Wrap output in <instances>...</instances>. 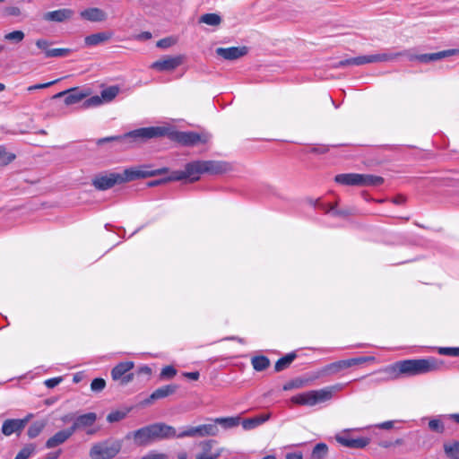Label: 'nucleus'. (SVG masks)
<instances>
[{"label":"nucleus","instance_id":"f257e3e1","mask_svg":"<svg viewBox=\"0 0 459 459\" xmlns=\"http://www.w3.org/2000/svg\"><path fill=\"white\" fill-rule=\"evenodd\" d=\"M167 137L175 143L192 144L207 143L212 140V134L205 131L180 132L176 126L169 123H163L157 126L141 127L129 131L123 134L100 138L96 143H107L108 142H126L137 140H150Z\"/></svg>","mask_w":459,"mask_h":459},{"label":"nucleus","instance_id":"f03ea898","mask_svg":"<svg viewBox=\"0 0 459 459\" xmlns=\"http://www.w3.org/2000/svg\"><path fill=\"white\" fill-rule=\"evenodd\" d=\"M441 363L436 359H406L398 361L395 364L386 368L385 372L388 374V378L394 379L401 375L415 376L426 374L439 369Z\"/></svg>","mask_w":459,"mask_h":459},{"label":"nucleus","instance_id":"7ed1b4c3","mask_svg":"<svg viewBox=\"0 0 459 459\" xmlns=\"http://www.w3.org/2000/svg\"><path fill=\"white\" fill-rule=\"evenodd\" d=\"M158 171L143 169L141 168H130L125 169L122 173H110L100 175L92 180V185L99 190H107L116 184L133 181L137 178H144L158 174Z\"/></svg>","mask_w":459,"mask_h":459},{"label":"nucleus","instance_id":"20e7f679","mask_svg":"<svg viewBox=\"0 0 459 459\" xmlns=\"http://www.w3.org/2000/svg\"><path fill=\"white\" fill-rule=\"evenodd\" d=\"M226 170V164L219 161H203L197 160L186 165L184 170L177 171L173 174L171 179L182 180L188 179L190 182L196 181L200 175L204 172L212 174L221 173Z\"/></svg>","mask_w":459,"mask_h":459},{"label":"nucleus","instance_id":"39448f33","mask_svg":"<svg viewBox=\"0 0 459 459\" xmlns=\"http://www.w3.org/2000/svg\"><path fill=\"white\" fill-rule=\"evenodd\" d=\"M334 181L347 186H377L384 183V178L369 174L343 173L336 175Z\"/></svg>","mask_w":459,"mask_h":459},{"label":"nucleus","instance_id":"423d86ee","mask_svg":"<svg viewBox=\"0 0 459 459\" xmlns=\"http://www.w3.org/2000/svg\"><path fill=\"white\" fill-rule=\"evenodd\" d=\"M333 397V388L311 390L291 397V402L299 405L314 406L329 401Z\"/></svg>","mask_w":459,"mask_h":459},{"label":"nucleus","instance_id":"0eeeda50","mask_svg":"<svg viewBox=\"0 0 459 459\" xmlns=\"http://www.w3.org/2000/svg\"><path fill=\"white\" fill-rule=\"evenodd\" d=\"M122 445L118 440H104L91 446L89 455L91 459H112L121 450Z\"/></svg>","mask_w":459,"mask_h":459},{"label":"nucleus","instance_id":"6e6552de","mask_svg":"<svg viewBox=\"0 0 459 459\" xmlns=\"http://www.w3.org/2000/svg\"><path fill=\"white\" fill-rule=\"evenodd\" d=\"M134 366V364L133 361L120 362L111 370L112 379L115 381H120L121 385L128 384L134 378V374L129 373Z\"/></svg>","mask_w":459,"mask_h":459},{"label":"nucleus","instance_id":"1a4fd4ad","mask_svg":"<svg viewBox=\"0 0 459 459\" xmlns=\"http://www.w3.org/2000/svg\"><path fill=\"white\" fill-rule=\"evenodd\" d=\"M459 54V48L446 49L443 51H439L437 53H428V54H420V55H407L410 61L417 60L420 63H430L438 61L440 59L452 56Z\"/></svg>","mask_w":459,"mask_h":459},{"label":"nucleus","instance_id":"9d476101","mask_svg":"<svg viewBox=\"0 0 459 459\" xmlns=\"http://www.w3.org/2000/svg\"><path fill=\"white\" fill-rule=\"evenodd\" d=\"M183 62L181 56H167L152 64L151 67L160 72L172 71L179 66Z\"/></svg>","mask_w":459,"mask_h":459},{"label":"nucleus","instance_id":"9b49d317","mask_svg":"<svg viewBox=\"0 0 459 459\" xmlns=\"http://www.w3.org/2000/svg\"><path fill=\"white\" fill-rule=\"evenodd\" d=\"M216 441L213 439L204 440L199 443L202 452L196 455V459H217L221 456L223 448L213 450Z\"/></svg>","mask_w":459,"mask_h":459},{"label":"nucleus","instance_id":"f8f14e48","mask_svg":"<svg viewBox=\"0 0 459 459\" xmlns=\"http://www.w3.org/2000/svg\"><path fill=\"white\" fill-rule=\"evenodd\" d=\"M217 56L226 60H237L247 54V47L218 48L215 50Z\"/></svg>","mask_w":459,"mask_h":459},{"label":"nucleus","instance_id":"ddd939ff","mask_svg":"<svg viewBox=\"0 0 459 459\" xmlns=\"http://www.w3.org/2000/svg\"><path fill=\"white\" fill-rule=\"evenodd\" d=\"M74 15V10L62 8L44 13L43 19L47 22H64L71 20Z\"/></svg>","mask_w":459,"mask_h":459},{"label":"nucleus","instance_id":"4468645a","mask_svg":"<svg viewBox=\"0 0 459 459\" xmlns=\"http://www.w3.org/2000/svg\"><path fill=\"white\" fill-rule=\"evenodd\" d=\"M87 96L82 91L78 88H73L67 91H64L54 95L55 99L65 97V103L66 105H73L80 102Z\"/></svg>","mask_w":459,"mask_h":459},{"label":"nucleus","instance_id":"2eb2a0df","mask_svg":"<svg viewBox=\"0 0 459 459\" xmlns=\"http://www.w3.org/2000/svg\"><path fill=\"white\" fill-rule=\"evenodd\" d=\"M73 435V429L70 428L57 431L46 441L45 446L48 449L56 447L66 442Z\"/></svg>","mask_w":459,"mask_h":459},{"label":"nucleus","instance_id":"dca6fc26","mask_svg":"<svg viewBox=\"0 0 459 459\" xmlns=\"http://www.w3.org/2000/svg\"><path fill=\"white\" fill-rule=\"evenodd\" d=\"M97 420V415L94 412H88L78 416L74 424L70 427L74 433L77 429L92 426Z\"/></svg>","mask_w":459,"mask_h":459},{"label":"nucleus","instance_id":"f3484780","mask_svg":"<svg viewBox=\"0 0 459 459\" xmlns=\"http://www.w3.org/2000/svg\"><path fill=\"white\" fill-rule=\"evenodd\" d=\"M151 425L141 428L133 433L134 439L138 446H146L153 441Z\"/></svg>","mask_w":459,"mask_h":459},{"label":"nucleus","instance_id":"a211bd4d","mask_svg":"<svg viewBox=\"0 0 459 459\" xmlns=\"http://www.w3.org/2000/svg\"><path fill=\"white\" fill-rule=\"evenodd\" d=\"M336 440L341 445L350 448H363L369 444V439L367 437L350 438L337 436Z\"/></svg>","mask_w":459,"mask_h":459},{"label":"nucleus","instance_id":"6ab92c4d","mask_svg":"<svg viewBox=\"0 0 459 459\" xmlns=\"http://www.w3.org/2000/svg\"><path fill=\"white\" fill-rule=\"evenodd\" d=\"M25 427V421L19 419L6 420L2 426V432L5 436H10L15 432L22 430Z\"/></svg>","mask_w":459,"mask_h":459},{"label":"nucleus","instance_id":"aec40b11","mask_svg":"<svg viewBox=\"0 0 459 459\" xmlns=\"http://www.w3.org/2000/svg\"><path fill=\"white\" fill-rule=\"evenodd\" d=\"M81 17L90 22H102L106 19V13L103 10L91 7L81 12Z\"/></svg>","mask_w":459,"mask_h":459},{"label":"nucleus","instance_id":"412c9836","mask_svg":"<svg viewBox=\"0 0 459 459\" xmlns=\"http://www.w3.org/2000/svg\"><path fill=\"white\" fill-rule=\"evenodd\" d=\"M111 37L112 34L106 31L93 33L85 37L84 43L86 46L93 47L101 44L105 41H108L111 39Z\"/></svg>","mask_w":459,"mask_h":459},{"label":"nucleus","instance_id":"4be33fe9","mask_svg":"<svg viewBox=\"0 0 459 459\" xmlns=\"http://www.w3.org/2000/svg\"><path fill=\"white\" fill-rule=\"evenodd\" d=\"M271 417L270 413L260 414L253 418L246 419L242 421V427L246 430L253 429L259 425L266 422Z\"/></svg>","mask_w":459,"mask_h":459},{"label":"nucleus","instance_id":"5701e85b","mask_svg":"<svg viewBox=\"0 0 459 459\" xmlns=\"http://www.w3.org/2000/svg\"><path fill=\"white\" fill-rule=\"evenodd\" d=\"M177 390L176 385H163L158 389H156L146 401V403H151L153 400L165 398L172 394H174Z\"/></svg>","mask_w":459,"mask_h":459},{"label":"nucleus","instance_id":"b1692460","mask_svg":"<svg viewBox=\"0 0 459 459\" xmlns=\"http://www.w3.org/2000/svg\"><path fill=\"white\" fill-rule=\"evenodd\" d=\"M443 449L448 459H459V441L451 440L443 444Z\"/></svg>","mask_w":459,"mask_h":459},{"label":"nucleus","instance_id":"393cba45","mask_svg":"<svg viewBox=\"0 0 459 459\" xmlns=\"http://www.w3.org/2000/svg\"><path fill=\"white\" fill-rule=\"evenodd\" d=\"M407 55H408V51L380 53V54H374V59H375V63L389 62V61H394V60L397 59L399 56H407Z\"/></svg>","mask_w":459,"mask_h":459},{"label":"nucleus","instance_id":"a878e982","mask_svg":"<svg viewBox=\"0 0 459 459\" xmlns=\"http://www.w3.org/2000/svg\"><path fill=\"white\" fill-rule=\"evenodd\" d=\"M349 363L347 362V359L344 360H339L333 363L328 364L324 368V373L327 375L336 374L339 371L348 368Z\"/></svg>","mask_w":459,"mask_h":459},{"label":"nucleus","instance_id":"bb28decb","mask_svg":"<svg viewBox=\"0 0 459 459\" xmlns=\"http://www.w3.org/2000/svg\"><path fill=\"white\" fill-rule=\"evenodd\" d=\"M25 34L22 30H13L4 35V40L12 44L18 45L23 41Z\"/></svg>","mask_w":459,"mask_h":459},{"label":"nucleus","instance_id":"cd10ccee","mask_svg":"<svg viewBox=\"0 0 459 459\" xmlns=\"http://www.w3.org/2000/svg\"><path fill=\"white\" fill-rule=\"evenodd\" d=\"M296 353L291 352L288 353L287 355L283 356L280 359H278L274 365V369L276 372L282 371L286 368H288L291 362L295 359Z\"/></svg>","mask_w":459,"mask_h":459},{"label":"nucleus","instance_id":"c85d7f7f","mask_svg":"<svg viewBox=\"0 0 459 459\" xmlns=\"http://www.w3.org/2000/svg\"><path fill=\"white\" fill-rule=\"evenodd\" d=\"M197 430L199 437L216 436L219 432V429L214 423L199 425Z\"/></svg>","mask_w":459,"mask_h":459},{"label":"nucleus","instance_id":"c756f323","mask_svg":"<svg viewBox=\"0 0 459 459\" xmlns=\"http://www.w3.org/2000/svg\"><path fill=\"white\" fill-rule=\"evenodd\" d=\"M252 366L256 371H263L270 365V360L265 356H255L251 360Z\"/></svg>","mask_w":459,"mask_h":459},{"label":"nucleus","instance_id":"7c9ffc66","mask_svg":"<svg viewBox=\"0 0 459 459\" xmlns=\"http://www.w3.org/2000/svg\"><path fill=\"white\" fill-rule=\"evenodd\" d=\"M47 423L45 420H38L32 423L28 429V436L30 438H35L45 429Z\"/></svg>","mask_w":459,"mask_h":459},{"label":"nucleus","instance_id":"2f4dec72","mask_svg":"<svg viewBox=\"0 0 459 459\" xmlns=\"http://www.w3.org/2000/svg\"><path fill=\"white\" fill-rule=\"evenodd\" d=\"M119 93V87L118 86H109L108 88H105L101 91V98L105 102H109L113 100L117 94Z\"/></svg>","mask_w":459,"mask_h":459},{"label":"nucleus","instance_id":"473e14b6","mask_svg":"<svg viewBox=\"0 0 459 459\" xmlns=\"http://www.w3.org/2000/svg\"><path fill=\"white\" fill-rule=\"evenodd\" d=\"M200 22L211 26H217L221 22V18L217 13H205L200 17Z\"/></svg>","mask_w":459,"mask_h":459},{"label":"nucleus","instance_id":"72a5a7b5","mask_svg":"<svg viewBox=\"0 0 459 459\" xmlns=\"http://www.w3.org/2000/svg\"><path fill=\"white\" fill-rule=\"evenodd\" d=\"M428 425L431 431L438 434H443L446 430L445 424L439 418L430 419Z\"/></svg>","mask_w":459,"mask_h":459},{"label":"nucleus","instance_id":"f704fd0d","mask_svg":"<svg viewBox=\"0 0 459 459\" xmlns=\"http://www.w3.org/2000/svg\"><path fill=\"white\" fill-rule=\"evenodd\" d=\"M158 424H159V427H157L156 429L160 431L162 439L177 437L176 429L173 427L166 425L164 423H158Z\"/></svg>","mask_w":459,"mask_h":459},{"label":"nucleus","instance_id":"c9c22d12","mask_svg":"<svg viewBox=\"0 0 459 459\" xmlns=\"http://www.w3.org/2000/svg\"><path fill=\"white\" fill-rule=\"evenodd\" d=\"M215 423L222 425L226 429L236 427L239 424V418L238 417H228V418H217Z\"/></svg>","mask_w":459,"mask_h":459},{"label":"nucleus","instance_id":"e433bc0d","mask_svg":"<svg viewBox=\"0 0 459 459\" xmlns=\"http://www.w3.org/2000/svg\"><path fill=\"white\" fill-rule=\"evenodd\" d=\"M15 154L7 152L4 145H0V165H7L15 159Z\"/></svg>","mask_w":459,"mask_h":459},{"label":"nucleus","instance_id":"4c0bfd02","mask_svg":"<svg viewBox=\"0 0 459 459\" xmlns=\"http://www.w3.org/2000/svg\"><path fill=\"white\" fill-rule=\"evenodd\" d=\"M371 63H375L374 54L351 57L352 65L359 66V65H364L366 64H371Z\"/></svg>","mask_w":459,"mask_h":459},{"label":"nucleus","instance_id":"58836bf2","mask_svg":"<svg viewBox=\"0 0 459 459\" xmlns=\"http://www.w3.org/2000/svg\"><path fill=\"white\" fill-rule=\"evenodd\" d=\"M328 447L324 443H318L313 449L312 455L316 459H322L327 453Z\"/></svg>","mask_w":459,"mask_h":459},{"label":"nucleus","instance_id":"ea45409f","mask_svg":"<svg viewBox=\"0 0 459 459\" xmlns=\"http://www.w3.org/2000/svg\"><path fill=\"white\" fill-rule=\"evenodd\" d=\"M70 53L69 48H50L46 52V57L66 56Z\"/></svg>","mask_w":459,"mask_h":459},{"label":"nucleus","instance_id":"a19ab883","mask_svg":"<svg viewBox=\"0 0 459 459\" xmlns=\"http://www.w3.org/2000/svg\"><path fill=\"white\" fill-rule=\"evenodd\" d=\"M35 452V446L32 444L24 446L14 459H28Z\"/></svg>","mask_w":459,"mask_h":459},{"label":"nucleus","instance_id":"79ce46f5","mask_svg":"<svg viewBox=\"0 0 459 459\" xmlns=\"http://www.w3.org/2000/svg\"><path fill=\"white\" fill-rule=\"evenodd\" d=\"M106 382L103 378H95L91 384V389L93 392H100L105 388Z\"/></svg>","mask_w":459,"mask_h":459},{"label":"nucleus","instance_id":"37998d69","mask_svg":"<svg viewBox=\"0 0 459 459\" xmlns=\"http://www.w3.org/2000/svg\"><path fill=\"white\" fill-rule=\"evenodd\" d=\"M4 14L5 16L18 17L22 14V11L18 6H6L4 9Z\"/></svg>","mask_w":459,"mask_h":459},{"label":"nucleus","instance_id":"c03bdc74","mask_svg":"<svg viewBox=\"0 0 459 459\" xmlns=\"http://www.w3.org/2000/svg\"><path fill=\"white\" fill-rule=\"evenodd\" d=\"M177 374V370L172 366H166L161 369L160 377L162 378H172Z\"/></svg>","mask_w":459,"mask_h":459},{"label":"nucleus","instance_id":"a18cd8bd","mask_svg":"<svg viewBox=\"0 0 459 459\" xmlns=\"http://www.w3.org/2000/svg\"><path fill=\"white\" fill-rule=\"evenodd\" d=\"M125 417H126V412H123L120 411H116L110 412L108 415L107 420L108 422H116V421H119V420H123Z\"/></svg>","mask_w":459,"mask_h":459},{"label":"nucleus","instance_id":"49530a36","mask_svg":"<svg viewBox=\"0 0 459 459\" xmlns=\"http://www.w3.org/2000/svg\"><path fill=\"white\" fill-rule=\"evenodd\" d=\"M438 352L442 355L459 357V348L442 347Z\"/></svg>","mask_w":459,"mask_h":459},{"label":"nucleus","instance_id":"de8ad7c7","mask_svg":"<svg viewBox=\"0 0 459 459\" xmlns=\"http://www.w3.org/2000/svg\"><path fill=\"white\" fill-rule=\"evenodd\" d=\"M198 436L197 427H190L187 429L177 434V437H195Z\"/></svg>","mask_w":459,"mask_h":459},{"label":"nucleus","instance_id":"09e8293b","mask_svg":"<svg viewBox=\"0 0 459 459\" xmlns=\"http://www.w3.org/2000/svg\"><path fill=\"white\" fill-rule=\"evenodd\" d=\"M372 359H373V358H371V357H359V358L349 359H347V362L349 363V368H351L354 365L361 364V363H364L366 361L372 360Z\"/></svg>","mask_w":459,"mask_h":459},{"label":"nucleus","instance_id":"8fccbe9b","mask_svg":"<svg viewBox=\"0 0 459 459\" xmlns=\"http://www.w3.org/2000/svg\"><path fill=\"white\" fill-rule=\"evenodd\" d=\"M141 459H167V455L162 453L151 451L147 455L143 456Z\"/></svg>","mask_w":459,"mask_h":459},{"label":"nucleus","instance_id":"3c124183","mask_svg":"<svg viewBox=\"0 0 459 459\" xmlns=\"http://www.w3.org/2000/svg\"><path fill=\"white\" fill-rule=\"evenodd\" d=\"M349 65H352L351 57L333 63V65H331V67L333 69H337V68H342V67H345V66H349Z\"/></svg>","mask_w":459,"mask_h":459},{"label":"nucleus","instance_id":"603ef678","mask_svg":"<svg viewBox=\"0 0 459 459\" xmlns=\"http://www.w3.org/2000/svg\"><path fill=\"white\" fill-rule=\"evenodd\" d=\"M174 43V40L171 38H165L162 39H160L157 42V47L160 48H168Z\"/></svg>","mask_w":459,"mask_h":459},{"label":"nucleus","instance_id":"864d4df0","mask_svg":"<svg viewBox=\"0 0 459 459\" xmlns=\"http://www.w3.org/2000/svg\"><path fill=\"white\" fill-rule=\"evenodd\" d=\"M56 82H57V80L52 81V82H46V83L34 84V85L30 86L28 88V91H35V90L45 89V88H48V87L53 85Z\"/></svg>","mask_w":459,"mask_h":459},{"label":"nucleus","instance_id":"5fc2aeb1","mask_svg":"<svg viewBox=\"0 0 459 459\" xmlns=\"http://www.w3.org/2000/svg\"><path fill=\"white\" fill-rule=\"evenodd\" d=\"M62 381V377H53L45 381V385L48 388H54Z\"/></svg>","mask_w":459,"mask_h":459},{"label":"nucleus","instance_id":"6e6d98bb","mask_svg":"<svg viewBox=\"0 0 459 459\" xmlns=\"http://www.w3.org/2000/svg\"><path fill=\"white\" fill-rule=\"evenodd\" d=\"M328 151L325 145H322L321 147H312L307 152L313 153L316 155L325 153Z\"/></svg>","mask_w":459,"mask_h":459},{"label":"nucleus","instance_id":"4d7b16f0","mask_svg":"<svg viewBox=\"0 0 459 459\" xmlns=\"http://www.w3.org/2000/svg\"><path fill=\"white\" fill-rule=\"evenodd\" d=\"M159 427V424L158 423H155V424H152L151 425V428H152V437H153V440H156V439H162L161 437V435H160V431L159 429H157L156 428Z\"/></svg>","mask_w":459,"mask_h":459},{"label":"nucleus","instance_id":"13d9d810","mask_svg":"<svg viewBox=\"0 0 459 459\" xmlns=\"http://www.w3.org/2000/svg\"><path fill=\"white\" fill-rule=\"evenodd\" d=\"M48 45H49V43H48V41H47L46 39H38V40L36 41V46H37L39 48H40V49L44 50V51H45V53L47 52V50H49V48H48Z\"/></svg>","mask_w":459,"mask_h":459},{"label":"nucleus","instance_id":"bf43d9fd","mask_svg":"<svg viewBox=\"0 0 459 459\" xmlns=\"http://www.w3.org/2000/svg\"><path fill=\"white\" fill-rule=\"evenodd\" d=\"M102 102L105 101L103 100H100L98 96L91 97L87 100L88 106H98Z\"/></svg>","mask_w":459,"mask_h":459},{"label":"nucleus","instance_id":"052dcab7","mask_svg":"<svg viewBox=\"0 0 459 459\" xmlns=\"http://www.w3.org/2000/svg\"><path fill=\"white\" fill-rule=\"evenodd\" d=\"M394 421L388 420L378 424L377 427L382 429H390L394 427Z\"/></svg>","mask_w":459,"mask_h":459},{"label":"nucleus","instance_id":"680f3d73","mask_svg":"<svg viewBox=\"0 0 459 459\" xmlns=\"http://www.w3.org/2000/svg\"><path fill=\"white\" fill-rule=\"evenodd\" d=\"M285 457L286 459H303V455L301 452L288 453Z\"/></svg>","mask_w":459,"mask_h":459},{"label":"nucleus","instance_id":"e2e57ef3","mask_svg":"<svg viewBox=\"0 0 459 459\" xmlns=\"http://www.w3.org/2000/svg\"><path fill=\"white\" fill-rule=\"evenodd\" d=\"M199 376H200L199 372H197V371L184 373V377H186V378H189L191 380H194V381L198 380Z\"/></svg>","mask_w":459,"mask_h":459},{"label":"nucleus","instance_id":"0e129e2a","mask_svg":"<svg viewBox=\"0 0 459 459\" xmlns=\"http://www.w3.org/2000/svg\"><path fill=\"white\" fill-rule=\"evenodd\" d=\"M61 455V450L49 453L45 459H57Z\"/></svg>","mask_w":459,"mask_h":459},{"label":"nucleus","instance_id":"69168bd1","mask_svg":"<svg viewBox=\"0 0 459 459\" xmlns=\"http://www.w3.org/2000/svg\"><path fill=\"white\" fill-rule=\"evenodd\" d=\"M61 455V450L49 453L45 459H57Z\"/></svg>","mask_w":459,"mask_h":459},{"label":"nucleus","instance_id":"338daca9","mask_svg":"<svg viewBox=\"0 0 459 459\" xmlns=\"http://www.w3.org/2000/svg\"><path fill=\"white\" fill-rule=\"evenodd\" d=\"M447 417L459 424V413H452L449 414Z\"/></svg>","mask_w":459,"mask_h":459},{"label":"nucleus","instance_id":"774afa93","mask_svg":"<svg viewBox=\"0 0 459 459\" xmlns=\"http://www.w3.org/2000/svg\"><path fill=\"white\" fill-rule=\"evenodd\" d=\"M178 459H186L187 455H186V453L182 452V453L178 454Z\"/></svg>","mask_w":459,"mask_h":459}]
</instances>
